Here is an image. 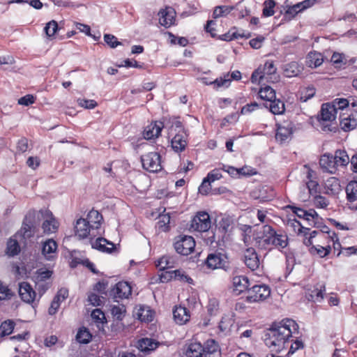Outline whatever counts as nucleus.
I'll return each mask as SVG.
<instances>
[{"instance_id": "8", "label": "nucleus", "mask_w": 357, "mask_h": 357, "mask_svg": "<svg viewBox=\"0 0 357 357\" xmlns=\"http://www.w3.org/2000/svg\"><path fill=\"white\" fill-rule=\"evenodd\" d=\"M211 227V220L209 214L206 211H199L191 221L190 227L195 231L206 232Z\"/></svg>"}, {"instance_id": "21", "label": "nucleus", "mask_w": 357, "mask_h": 357, "mask_svg": "<svg viewBox=\"0 0 357 357\" xmlns=\"http://www.w3.org/2000/svg\"><path fill=\"white\" fill-rule=\"evenodd\" d=\"M319 165L324 172L330 174H334L337 168L333 155L330 153H325L321 157Z\"/></svg>"}, {"instance_id": "5", "label": "nucleus", "mask_w": 357, "mask_h": 357, "mask_svg": "<svg viewBox=\"0 0 357 357\" xmlns=\"http://www.w3.org/2000/svg\"><path fill=\"white\" fill-rule=\"evenodd\" d=\"M337 113L335 109L330 102L324 103L321 106L319 121L324 131H333L335 127L332 126L331 122L336 119Z\"/></svg>"}, {"instance_id": "14", "label": "nucleus", "mask_w": 357, "mask_h": 357, "mask_svg": "<svg viewBox=\"0 0 357 357\" xmlns=\"http://www.w3.org/2000/svg\"><path fill=\"white\" fill-rule=\"evenodd\" d=\"M325 291V284L324 283L319 282L312 288L308 289L306 296L310 301L320 303L324 300Z\"/></svg>"}, {"instance_id": "15", "label": "nucleus", "mask_w": 357, "mask_h": 357, "mask_svg": "<svg viewBox=\"0 0 357 357\" xmlns=\"http://www.w3.org/2000/svg\"><path fill=\"white\" fill-rule=\"evenodd\" d=\"M19 294L21 299L26 303H33L36 293L29 283L26 282H20L19 284Z\"/></svg>"}, {"instance_id": "62", "label": "nucleus", "mask_w": 357, "mask_h": 357, "mask_svg": "<svg viewBox=\"0 0 357 357\" xmlns=\"http://www.w3.org/2000/svg\"><path fill=\"white\" fill-rule=\"evenodd\" d=\"M222 169L227 172L233 178L239 177V169L234 167L232 166H227L222 165Z\"/></svg>"}, {"instance_id": "60", "label": "nucleus", "mask_w": 357, "mask_h": 357, "mask_svg": "<svg viewBox=\"0 0 357 357\" xmlns=\"http://www.w3.org/2000/svg\"><path fill=\"white\" fill-rule=\"evenodd\" d=\"M301 8L298 3L294 6H289L285 11V16H288L291 18L295 17L298 13L302 12L300 10Z\"/></svg>"}, {"instance_id": "56", "label": "nucleus", "mask_w": 357, "mask_h": 357, "mask_svg": "<svg viewBox=\"0 0 357 357\" xmlns=\"http://www.w3.org/2000/svg\"><path fill=\"white\" fill-rule=\"evenodd\" d=\"M236 29V27H233L227 33L221 35L220 36V39L225 41H231L234 39L238 38V36L237 35V31Z\"/></svg>"}, {"instance_id": "23", "label": "nucleus", "mask_w": 357, "mask_h": 357, "mask_svg": "<svg viewBox=\"0 0 357 357\" xmlns=\"http://www.w3.org/2000/svg\"><path fill=\"white\" fill-rule=\"evenodd\" d=\"M91 247L93 249L105 253H112L116 249L114 243L102 237H99L95 241L92 242Z\"/></svg>"}, {"instance_id": "59", "label": "nucleus", "mask_w": 357, "mask_h": 357, "mask_svg": "<svg viewBox=\"0 0 357 357\" xmlns=\"http://www.w3.org/2000/svg\"><path fill=\"white\" fill-rule=\"evenodd\" d=\"M265 79L261 68L256 69L252 74L251 82L252 83H260Z\"/></svg>"}, {"instance_id": "32", "label": "nucleus", "mask_w": 357, "mask_h": 357, "mask_svg": "<svg viewBox=\"0 0 357 357\" xmlns=\"http://www.w3.org/2000/svg\"><path fill=\"white\" fill-rule=\"evenodd\" d=\"M138 349L143 352L153 351L158 346V342L151 338H142L137 342Z\"/></svg>"}, {"instance_id": "9", "label": "nucleus", "mask_w": 357, "mask_h": 357, "mask_svg": "<svg viewBox=\"0 0 357 357\" xmlns=\"http://www.w3.org/2000/svg\"><path fill=\"white\" fill-rule=\"evenodd\" d=\"M144 169L150 172H158L162 169L161 156L157 152H150L141 157Z\"/></svg>"}, {"instance_id": "54", "label": "nucleus", "mask_w": 357, "mask_h": 357, "mask_svg": "<svg viewBox=\"0 0 357 357\" xmlns=\"http://www.w3.org/2000/svg\"><path fill=\"white\" fill-rule=\"evenodd\" d=\"M50 285L51 283L50 282L36 281V288L40 297L47 291V290L50 287Z\"/></svg>"}, {"instance_id": "44", "label": "nucleus", "mask_w": 357, "mask_h": 357, "mask_svg": "<svg viewBox=\"0 0 357 357\" xmlns=\"http://www.w3.org/2000/svg\"><path fill=\"white\" fill-rule=\"evenodd\" d=\"M126 312V307L123 305H112L111 307L112 316L118 321H121L123 319Z\"/></svg>"}, {"instance_id": "41", "label": "nucleus", "mask_w": 357, "mask_h": 357, "mask_svg": "<svg viewBox=\"0 0 357 357\" xmlns=\"http://www.w3.org/2000/svg\"><path fill=\"white\" fill-rule=\"evenodd\" d=\"M91 338V334L86 328H79L76 335L77 341L81 344H88Z\"/></svg>"}, {"instance_id": "6", "label": "nucleus", "mask_w": 357, "mask_h": 357, "mask_svg": "<svg viewBox=\"0 0 357 357\" xmlns=\"http://www.w3.org/2000/svg\"><path fill=\"white\" fill-rule=\"evenodd\" d=\"M174 247L178 254L187 256L194 251L195 241L190 236L180 235L176 237Z\"/></svg>"}, {"instance_id": "7", "label": "nucleus", "mask_w": 357, "mask_h": 357, "mask_svg": "<svg viewBox=\"0 0 357 357\" xmlns=\"http://www.w3.org/2000/svg\"><path fill=\"white\" fill-rule=\"evenodd\" d=\"M205 264L211 269L222 268L228 271L230 268L227 256L220 252L209 254L205 260Z\"/></svg>"}, {"instance_id": "37", "label": "nucleus", "mask_w": 357, "mask_h": 357, "mask_svg": "<svg viewBox=\"0 0 357 357\" xmlns=\"http://www.w3.org/2000/svg\"><path fill=\"white\" fill-rule=\"evenodd\" d=\"M347 198L349 202L357 200V181H351L346 187Z\"/></svg>"}, {"instance_id": "19", "label": "nucleus", "mask_w": 357, "mask_h": 357, "mask_svg": "<svg viewBox=\"0 0 357 357\" xmlns=\"http://www.w3.org/2000/svg\"><path fill=\"white\" fill-rule=\"evenodd\" d=\"M158 15L160 16V24L166 28L170 27L174 24L176 12L172 8L167 7L165 9L160 10Z\"/></svg>"}, {"instance_id": "1", "label": "nucleus", "mask_w": 357, "mask_h": 357, "mask_svg": "<svg viewBox=\"0 0 357 357\" xmlns=\"http://www.w3.org/2000/svg\"><path fill=\"white\" fill-rule=\"evenodd\" d=\"M298 330V325L291 319H284L280 321L273 322L265 333V344L273 351L278 353L289 349L287 356H290L304 347L301 340L292 339L293 334Z\"/></svg>"}, {"instance_id": "40", "label": "nucleus", "mask_w": 357, "mask_h": 357, "mask_svg": "<svg viewBox=\"0 0 357 357\" xmlns=\"http://www.w3.org/2000/svg\"><path fill=\"white\" fill-rule=\"evenodd\" d=\"M337 167L346 166L349 162V158L347 152L344 150H337L333 155Z\"/></svg>"}, {"instance_id": "46", "label": "nucleus", "mask_w": 357, "mask_h": 357, "mask_svg": "<svg viewBox=\"0 0 357 357\" xmlns=\"http://www.w3.org/2000/svg\"><path fill=\"white\" fill-rule=\"evenodd\" d=\"M58 24L55 20H52L46 24L44 31L48 38H52L58 31Z\"/></svg>"}, {"instance_id": "28", "label": "nucleus", "mask_w": 357, "mask_h": 357, "mask_svg": "<svg viewBox=\"0 0 357 357\" xmlns=\"http://www.w3.org/2000/svg\"><path fill=\"white\" fill-rule=\"evenodd\" d=\"M84 220L93 230H96L99 229L101 225L102 216L98 211L91 210L89 212Z\"/></svg>"}, {"instance_id": "47", "label": "nucleus", "mask_w": 357, "mask_h": 357, "mask_svg": "<svg viewBox=\"0 0 357 357\" xmlns=\"http://www.w3.org/2000/svg\"><path fill=\"white\" fill-rule=\"evenodd\" d=\"M331 105L333 106V108L335 109V112L337 113L338 111L344 110L345 108L349 107V100L346 98H337Z\"/></svg>"}, {"instance_id": "61", "label": "nucleus", "mask_w": 357, "mask_h": 357, "mask_svg": "<svg viewBox=\"0 0 357 357\" xmlns=\"http://www.w3.org/2000/svg\"><path fill=\"white\" fill-rule=\"evenodd\" d=\"M264 40L265 38L264 36H258L257 37L251 39L249 44L253 49L258 50L262 46Z\"/></svg>"}, {"instance_id": "39", "label": "nucleus", "mask_w": 357, "mask_h": 357, "mask_svg": "<svg viewBox=\"0 0 357 357\" xmlns=\"http://www.w3.org/2000/svg\"><path fill=\"white\" fill-rule=\"evenodd\" d=\"M331 248L330 245L324 247L319 245H312L309 249L312 255H317L321 258L326 257L331 252Z\"/></svg>"}, {"instance_id": "43", "label": "nucleus", "mask_w": 357, "mask_h": 357, "mask_svg": "<svg viewBox=\"0 0 357 357\" xmlns=\"http://www.w3.org/2000/svg\"><path fill=\"white\" fill-rule=\"evenodd\" d=\"M15 327V323L12 320H6L1 323L0 326V335L6 336L11 334Z\"/></svg>"}, {"instance_id": "42", "label": "nucleus", "mask_w": 357, "mask_h": 357, "mask_svg": "<svg viewBox=\"0 0 357 357\" xmlns=\"http://www.w3.org/2000/svg\"><path fill=\"white\" fill-rule=\"evenodd\" d=\"M234 9V6H216V7H215L213 13V17L214 18H218L220 17L226 16Z\"/></svg>"}, {"instance_id": "13", "label": "nucleus", "mask_w": 357, "mask_h": 357, "mask_svg": "<svg viewBox=\"0 0 357 357\" xmlns=\"http://www.w3.org/2000/svg\"><path fill=\"white\" fill-rule=\"evenodd\" d=\"M244 263L252 271L257 270L260 266L258 255L253 248H249L244 252Z\"/></svg>"}, {"instance_id": "38", "label": "nucleus", "mask_w": 357, "mask_h": 357, "mask_svg": "<svg viewBox=\"0 0 357 357\" xmlns=\"http://www.w3.org/2000/svg\"><path fill=\"white\" fill-rule=\"evenodd\" d=\"M258 95L261 99L266 100V102H270L272 100L275 99L276 96L275 90L269 86L261 88L258 92Z\"/></svg>"}, {"instance_id": "55", "label": "nucleus", "mask_w": 357, "mask_h": 357, "mask_svg": "<svg viewBox=\"0 0 357 357\" xmlns=\"http://www.w3.org/2000/svg\"><path fill=\"white\" fill-rule=\"evenodd\" d=\"M264 77L267 75H271L275 73L276 68L274 66L273 61H268L264 63L263 68H261Z\"/></svg>"}, {"instance_id": "26", "label": "nucleus", "mask_w": 357, "mask_h": 357, "mask_svg": "<svg viewBox=\"0 0 357 357\" xmlns=\"http://www.w3.org/2000/svg\"><path fill=\"white\" fill-rule=\"evenodd\" d=\"M173 317L176 324L183 325L189 321L190 315L186 307L180 305L174 309Z\"/></svg>"}, {"instance_id": "29", "label": "nucleus", "mask_w": 357, "mask_h": 357, "mask_svg": "<svg viewBox=\"0 0 357 357\" xmlns=\"http://www.w3.org/2000/svg\"><path fill=\"white\" fill-rule=\"evenodd\" d=\"M175 264V257L170 255H164L155 261V266L160 271L174 268Z\"/></svg>"}, {"instance_id": "64", "label": "nucleus", "mask_w": 357, "mask_h": 357, "mask_svg": "<svg viewBox=\"0 0 357 357\" xmlns=\"http://www.w3.org/2000/svg\"><path fill=\"white\" fill-rule=\"evenodd\" d=\"M102 298L103 297H100L96 294L91 293L88 296L89 301L94 306H100L102 305Z\"/></svg>"}, {"instance_id": "45", "label": "nucleus", "mask_w": 357, "mask_h": 357, "mask_svg": "<svg viewBox=\"0 0 357 357\" xmlns=\"http://www.w3.org/2000/svg\"><path fill=\"white\" fill-rule=\"evenodd\" d=\"M275 1L274 0H267L264 1L262 14L264 17H271L274 15V8Z\"/></svg>"}, {"instance_id": "48", "label": "nucleus", "mask_w": 357, "mask_h": 357, "mask_svg": "<svg viewBox=\"0 0 357 357\" xmlns=\"http://www.w3.org/2000/svg\"><path fill=\"white\" fill-rule=\"evenodd\" d=\"M52 271L40 268L36 272V281L47 282L52 277Z\"/></svg>"}, {"instance_id": "20", "label": "nucleus", "mask_w": 357, "mask_h": 357, "mask_svg": "<svg viewBox=\"0 0 357 357\" xmlns=\"http://www.w3.org/2000/svg\"><path fill=\"white\" fill-rule=\"evenodd\" d=\"M165 127L162 121H155L147 126L144 132L143 136L146 139H152L158 137L162 128Z\"/></svg>"}, {"instance_id": "22", "label": "nucleus", "mask_w": 357, "mask_h": 357, "mask_svg": "<svg viewBox=\"0 0 357 357\" xmlns=\"http://www.w3.org/2000/svg\"><path fill=\"white\" fill-rule=\"evenodd\" d=\"M249 285H250L249 280L245 275H237V276H234L232 278L233 291L236 295H239L240 294H241L245 291H248Z\"/></svg>"}, {"instance_id": "12", "label": "nucleus", "mask_w": 357, "mask_h": 357, "mask_svg": "<svg viewBox=\"0 0 357 357\" xmlns=\"http://www.w3.org/2000/svg\"><path fill=\"white\" fill-rule=\"evenodd\" d=\"M294 132V125L291 122L285 121L278 125L275 139L281 143L289 139Z\"/></svg>"}, {"instance_id": "11", "label": "nucleus", "mask_w": 357, "mask_h": 357, "mask_svg": "<svg viewBox=\"0 0 357 357\" xmlns=\"http://www.w3.org/2000/svg\"><path fill=\"white\" fill-rule=\"evenodd\" d=\"M132 293V288L128 282H119L111 289L110 295L114 298H127Z\"/></svg>"}, {"instance_id": "49", "label": "nucleus", "mask_w": 357, "mask_h": 357, "mask_svg": "<svg viewBox=\"0 0 357 357\" xmlns=\"http://www.w3.org/2000/svg\"><path fill=\"white\" fill-rule=\"evenodd\" d=\"M104 41L111 48H115L121 45L115 36L109 33L104 34Z\"/></svg>"}, {"instance_id": "4", "label": "nucleus", "mask_w": 357, "mask_h": 357, "mask_svg": "<svg viewBox=\"0 0 357 357\" xmlns=\"http://www.w3.org/2000/svg\"><path fill=\"white\" fill-rule=\"evenodd\" d=\"M185 357H219L220 348L213 339L206 340L204 345L200 342H191L187 345Z\"/></svg>"}, {"instance_id": "53", "label": "nucleus", "mask_w": 357, "mask_h": 357, "mask_svg": "<svg viewBox=\"0 0 357 357\" xmlns=\"http://www.w3.org/2000/svg\"><path fill=\"white\" fill-rule=\"evenodd\" d=\"M211 183L204 178L198 188V192L202 195H207L211 190Z\"/></svg>"}, {"instance_id": "16", "label": "nucleus", "mask_w": 357, "mask_h": 357, "mask_svg": "<svg viewBox=\"0 0 357 357\" xmlns=\"http://www.w3.org/2000/svg\"><path fill=\"white\" fill-rule=\"evenodd\" d=\"M188 133L187 131L176 133L171 141L172 149L176 153L184 151L188 144Z\"/></svg>"}, {"instance_id": "3", "label": "nucleus", "mask_w": 357, "mask_h": 357, "mask_svg": "<svg viewBox=\"0 0 357 357\" xmlns=\"http://www.w3.org/2000/svg\"><path fill=\"white\" fill-rule=\"evenodd\" d=\"M255 241L259 249L271 250L278 249L281 250L289 245L287 235L282 232H278L269 225H263L258 232Z\"/></svg>"}, {"instance_id": "33", "label": "nucleus", "mask_w": 357, "mask_h": 357, "mask_svg": "<svg viewBox=\"0 0 357 357\" xmlns=\"http://www.w3.org/2000/svg\"><path fill=\"white\" fill-rule=\"evenodd\" d=\"M56 249L57 244L56 241L53 239H48L43 245L42 253L47 259H50Z\"/></svg>"}, {"instance_id": "36", "label": "nucleus", "mask_w": 357, "mask_h": 357, "mask_svg": "<svg viewBox=\"0 0 357 357\" xmlns=\"http://www.w3.org/2000/svg\"><path fill=\"white\" fill-rule=\"evenodd\" d=\"M340 126L344 131L348 132L356 128L357 122L355 119L351 118L350 116L343 117L340 114Z\"/></svg>"}, {"instance_id": "51", "label": "nucleus", "mask_w": 357, "mask_h": 357, "mask_svg": "<svg viewBox=\"0 0 357 357\" xmlns=\"http://www.w3.org/2000/svg\"><path fill=\"white\" fill-rule=\"evenodd\" d=\"M222 167L215 168L210 171L207 176L205 177L210 183H213L215 181L220 179L222 176L221 174Z\"/></svg>"}, {"instance_id": "58", "label": "nucleus", "mask_w": 357, "mask_h": 357, "mask_svg": "<svg viewBox=\"0 0 357 357\" xmlns=\"http://www.w3.org/2000/svg\"><path fill=\"white\" fill-rule=\"evenodd\" d=\"M77 103L80 107L85 109H93L97 106V102L93 100L79 98Z\"/></svg>"}, {"instance_id": "57", "label": "nucleus", "mask_w": 357, "mask_h": 357, "mask_svg": "<svg viewBox=\"0 0 357 357\" xmlns=\"http://www.w3.org/2000/svg\"><path fill=\"white\" fill-rule=\"evenodd\" d=\"M259 108V105L256 102H253L247 104L245 106H243L241 108V114L243 115L248 114H250L252 112L258 109Z\"/></svg>"}, {"instance_id": "24", "label": "nucleus", "mask_w": 357, "mask_h": 357, "mask_svg": "<svg viewBox=\"0 0 357 357\" xmlns=\"http://www.w3.org/2000/svg\"><path fill=\"white\" fill-rule=\"evenodd\" d=\"M287 208H290L298 218H303L307 222L312 220L314 222V220L318 218V214L314 209L305 211L301 208L291 205L287 206Z\"/></svg>"}, {"instance_id": "27", "label": "nucleus", "mask_w": 357, "mask_h": 357, "mask_svg": "<svg viewBox=\"0 0 357 357\" xmlns=\"http://www.w3.org/2000/svg\"><path fill=\"white\" fill-rule=\"evenodd\" d=\"M45 213L48 215V219L45 220L42 225L43 232L47 234L55 233L58 229L59 222L53 216L52 212L46 211Z\"/></svg>"}, {"instance_id": "34", "label": "nucleus", "mask_w": 357, "mask_h": 357, "mask_svg": "<svg viewBox=\"0 0 357 357\" xmlns=\"http://www.w3.org/2000/svg\"><path fill=\"white\" fill-rule=\"evenodd\" d=\"M323 61V56L319 52H311L307 54L306 62L310 68H317L322 64Z\"/></svg>"}, {"instance_id": "63", "label": "nucleus", "mask_w": 357, "mask_h": 357, "mask_svg": "<svg viewBox=\"0 0 357 357\" xmlns=\"http://www.w3.org/2000/svg\"><path fill=\"white\" fill-rule=\"evenodd\" d=\"M35 102V97L33 95H26L18 100V104L20 105L29 106Z\"/></svg>"}, {"instance_id": "17", "label": "nucleus", "mask_w": 357, "mask_h": 357, "mask_svg": "<svg viewBox=\"0 0 357 357\" xmlns=\"http://www.w3.org/2000/svg\"><path fill=\"white\" fill-rule=\"evenodd\" d=\"M303 173L305 174L306 186L311 195H316L318 192V182L315 181L316 173L307 165H304Z\"/></svg>"}, {"instance_id": "2", "label": "nucleus", "mask_w": 357, "mask_h": 357, "mask_svg": "<svg viewBox=\"0 0 357 357\" xmlns=\"http://www.w3.org/2000/svg\"><path fill=\"white\" fill-rule=\"evenodd\" d=\"M36 215L37 212L34 210L29 211L26 214L22 227L7 243L8 255L14 257L18 255L20 252V243L26 245L27 241L34 236L38 225L36 221Z\"/></svg>"}, {"instance_id": "50", "label": "nucleus", "mask_w": 357, "mask_h": 357, "mask_svg": "<svg viewBox=\"0 0 357 357\" xmlns=\"http://www.w3.org/2000/svg\"><path fill=\"white\" fill-rule=\"evenodd\" d=\"M313 202L314 205L319 208H326L329 205V201L321 195H315Z\"/></svg>"}, {"instance_id": "18", "label": "nucleus", "mask_w": 357, "mask_h": 357, "mask_svg": "<svg viewBox=\"0 0 357 357\" xmlns=\"http://www.w3.org/2000/svg\"><path fill=\"white\" fill-rule=\"evenodd\" d=\"M175 279L181 282H185L188 284H192L193 280L185 273V272L180 270H175L171 271H167L165 274L160 275V280L167 282L169 280Z\"/></svg>"}, {"instance_id": "30", "label": "nucleus", "mask_w": 357, "mask_h": 357, "mask_svg": "<svg viewBox=\"0 0 357 357\" xmlns=\"http://www.w3.org/2000/svg\"><path fill=\"white\" fill-rule=\"evenodd\" d=\"M265 107L268 108L270 112L275 115L282 114L285 111L284 102L280 99H277L276 97L270 102H266Z\"/></svg>"}, {"instance_id": "25", "label": "nucleus", "mask_w": 357, "mask_h": 357, "mask_svg": "<svg viewBox=\"0 0 357 357\" xmlns=\"http://www.w3.org/2000/svg\"><path fill=\"white\" fill-rule=\"evenodd\" d=\"M86 223L84 218H79L76 221L75 232V235L80 239L88 237L91 232L93 231Z\"/></svg>"}, {"instance_id": "35", "label": "nucleus", "mask_w": 357, "mask_h": 357, "mask_svg": "<svg viewBox=\"0 0 357 357\" xmlns=\"http://www.w3.org/2000/svg\"><path fill=\"white\" fill-rule=\"evenodd\" d=\"M301 71V67L296 61L290 62L284 66V74L287 77H296Z\"/></svg>"}, {"instance_id": "52", "label": "nucleus", "mask_w": 357, "mask_h": 357, "mask_svg": "<svg viewBox=\"0 0 357 357\" xmlns=\"http://www.w3.org/2000/svg\"><path fill=\"white\" fill-rule=\"evenodd\" d=\"M315 94V89L314 87H307L301 91L300 100L302 102H306L312 98Z\"/></svg>"}, {"instance_id": "31", "label": "nucleus", "mask_w": 357, "mask_h": 357, "mask_svg": "<svg viewBox=\"0 0 357 357\" xmlns=\"http://www.w3.org/2000/svg\"><path fill=\"white\" fill-rule=\"evenodd\" d=\"M325 190L328 195H336L341 190V185L339 179L335 177H331L325 182Z\"/></svg>"}, {"instance_id": "10", "label": "nucleus", "mask_w": 357, "mask_h": 357, "mask_svg": "<svg viewBox=\"0 0 357 357\" xmlns=\"http://www.w3.org/2000/svg\"><path fill=\"white\" fill-rule=\"evenodd\" d=\"M270 295L271 289L268 285H255L248 289L246 300L249 303H256L264 301L269 297Z\"/></svg>"}]
</instances>
